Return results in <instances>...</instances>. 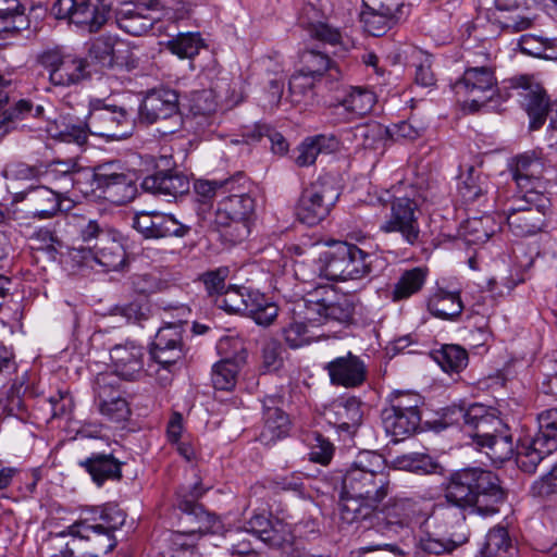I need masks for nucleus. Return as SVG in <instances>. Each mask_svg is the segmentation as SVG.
I'll return each mask as SVG.
<instances>
[{
  "label": "nucleus",
  "mask_w": 557,
  "mask_h": 557,
  "mask_svg": "<svg viewBox=\"0 0 557 557\" xmlns=\"http://www.w3.org/2000/svg\"><path fill=\"white\" fill-rule=\"evenodd\" d=\"M99 188H102L107 198L117 205L132 201L137 194L134 175L125 172L116 163L98 165L94 173Z\"/></svg>",
  "instance_id": "14"
},
{
  "label": "nucleus",
  "mask_w": 557,
  "mask_h": 557,
  "mask_svg": "<svg viewBox=\"0 0 557 557\" xmlns=\"http://www.w3.org/2000/svg\"><path fill=\"white\" fill-rule=\"evenodd\" d=\"M224 242L231 245L243 243L250 234L251 221L230 220L226 224H215Z\"/></svg>",
  "instance_id": "59"
},
{
  "label": "nucleus",
  "mask_w": 557,
  "mask_h": 557,
  "mask_svg": "<svg viewBox=\"0 0 557 557\" xmlns=\"http://www.w3.org/2000/svg\"><path fill=\"white\" fill-rule=\"evenodd\" d=\"M373 255L354 244L339 242L317 261L319 275L330 281L360 280L372 271Z\"/></svg>",
  "instance_id": "3"
},
{
  "label": "nucleus",
  "mask_w": 557,
  "mask_h": 557,
  "mask_svg": "<svg viewBox=\"0 0 557 557\" xmlns=\"http://www.w3.org/2000/svg\"><path fill=\"white\" fill-rule=\"evenodd\" d=\"M81 174L82 169L75 160H53L47 164L42 163L40 183L51 187L52 190L60 193L65 198V195L78 182Z\"/></svg>",
  "instance_id": "23"
},
{
  "label": "nucleus",
  "mask_w": 557,
  "mask_h": 557,
  "mask_svg": "<svg viewBox=\"0 0 557 557\" xmlns=\"http://www.w3.org/2000/svg\"><path fill=\"white\" fill-rule=\"evenodd\" d=\"M203 488L200 483L189 487H181L177 492V506L183 511L182 523L186 532L198 540L207 533H215L221 529L219 518L206 511L197 500L202 496Z\"/></svg>",
  "instance_id": "9"
},
{
  "label": "nucleus",
  "mask_w": 557,
  "mask_h": 557,
  "mask_svg": "<svg viewBox=\"0 0 557 557\" xmlns=\"http://www.w3.org/2000/svg\"><path fill=\"white\" fill-rule=\"evenodd\" d=\"M334 454L333 444L321 434L314 435V443L311 445L310 460L321 465H329Z\"/></svg>",
  "instance_id": "63"
},
{
  "label": "nucleus",
  "mask_w": 557,
  "mask_h": 557,
  "mask_svg": "<svg viewBox=\"0 0 557 557\" xmlns=\"http://www.w3.org/2000/svg\"><path fill=\"white\" fill-rule=\"evenodd\" d=\"M457 95L467 97L471 111H478L497 90V78L492 66H469L454 85Z\"/></svg>",
  "instance_id": "10"
},
{
  "label": "nucleus",
  "mask_w": 557,
  "mask_h": 557,
  "mask_svg": "<svg viewBox=\"0 0 557 557\" xmlns=\"http://www.w3.org/2000/svg\"><path fill=\"white\" fill-rule=\"evenodd\" d=\"M139 120L146 124H158L157 131L162 136L181 131L184 121L177 91L168 87L148 91L139 107Z\"/></svg>",
  "instance_id": "5"
},
{
  "label": "nucleus",
  "mask_w": 557,
  "mask_h": 557,
  "mask_svg": "<svg viewBox=\"0 0 557 557\" xmlns=\"http://www.w3.org/2000/svg\"><path fill=\"white\" fill-rule=\"evenodd\" d=\"M214 302L230 313L243 314V311L246 310V306L243 305L242 287L226 288L222 296L214 299Z\"/></svg>",
  "instance_id": "62"
},
{
  "label": "nucleus",
  "mask_w": 557,
  "mask_h": 557,
  "mask_svg": "<svg viewBox=\"0 0 557 557\" xmlns=\"http://www.w3.org/2000/svg\"><path fill=\"white\" fill-rule=\"evenodd\" d=\"M509 170L517 185L516 195L546 194L543 177L545 162L535 151H528L513 157L509 162Z\"/></svg>",
  "instance_id": "13"
},
{
  "label": "nucleus",
  "mask_w": 557,
  "mask_h": 557,
  "mask_svg": "<svg viewBox=\"0 0 557 557\" xmlns=\"http://www.w3.org/2000/svg\"><path fill=\"white\" fill-rule=\"evenodd\" d=\"M234 344L236 354L233 357H225L214 363L212 368V384L214 388L220 391H231L235 387L237 375L242 366L246 362V350L239 341H232L228 338L221 339L219 343V350L223 351L226 347Z\"/></svg>",
  "instance_id": "22"
},
{
  "label": "nucleus",
  "mask_w": 557,
  "mask_h": 557,
  "mask_svg": "<svg viewBox=\"0 0 557 557\" xmlns=\"http://www.w3.org/2000/svg\"><path fill=\"white\" fill-rule=\"evenodd\" d=\"M94 259L106 271H117L126 263V252L122 243L112 235H103L94 246Z\"/></svg>",
  "instance_id": "36"
},
{
  "label": "nucleus",
  "mask_w": 557,
  "mask_h": 557,
  "mask_svg": "<svg viewBox=\"0 0 557 557\" xmlns=\"http://www.w3.org/2000/svg\"><path fill=\"white\" fill-rule=\"evenodd\" d=\"M354 137L362 148L376 150L384 147L385 141L388 140L389 128L379 122H369L356 126Z\"/></svg>",
  "instance_id": "46"
},
{
  "label": "nucleus",
  "mask_w": 557,
  "mask_h": 557,
  "mask_svg": "<svg viewBox=\"0 0 557 557\" xmlns=\"http://www.w3.org/2000/svg\"><path fill=\"white\" fill-rule=\"evenodd\" d=\"M433 359L445 372H460L468 364V352L458 345H444L441 349L433 351Z\"/></svg>",
  "instance_id": "50"
},
{
  "label": "nucleus",
  "mask_w": 557,
  "mask_h": 557,
  "mask_svg": "<svg viewBox=\"0 0 557 557\" xmlns=\"http://www.w3.org/2000/svg\"><path fill=\"white\" fill-rule=\"evenodd\" d=\"M242 295L243 305L246 306L243 314L253 319L257 324L268 326L277 317V306L271 302L263 294L242 287Z\"/></svg>",
  "instance_id": "35"
},
{
  "label": "nucleus",
  "mask_w": 557,
  "mask_h": 557,
  "mask_svg": "<svg viewBox=\"0 0 557 557\" xmlns=\"http://www.w3.org/2000/svg\"><path fill=\"white\" fill-rule=\"evenodd\" d=\"M165 49L180 59H193L202 48L205 41L198 32L180 33L164 42Z\"/></svg>",
  "instance_id": "42"
},
{
  "label": "nucleus",
  "mask_w": 557,
  "mask_h": 557,
  "mask_svg": "<svg viewBox=\"0 0 557 557\" xmlns=\"http://www.w3.org/2000/svg\"><path fill=\"white\" fill-rule=\"evenodd\" d=\"M358 300L354 295H341L335 300L320 298L317 293L308 294L294 304V312L312 326L329 322L348 325L352 322Z\"/></svg>",
  "instance_id": "4"
},
{
  "label": "nucleus",
  "mask_w": 557,
  "mask_h": 557,
  "mask_svg": "<svg viewBox=\"0 0 557 557\" xmlns=\"http://www.w3.org/2000/svg\"><path fill=\"white\" fill-rule=\"evenodd\" d=\"M65 198L46 185L32 186L14 194L13 205H21V210L33 219H50L62 211Z\"/></svg>",
  "instance_id": "16"
},
{
  "label": "nucleus",
  "mask_w": 557,
  "mask_h": 557,
  "mask_svg": "<svg viewBox=\"0 0 557 557\" xmlns=\"http://www.w3.org/2000/svg\"><path fill=\"white\" fill-rule=\"evenodd\" d=\"M537 437L535 436L529 442H524L520 445L517 454L518 467L528 473H534L539 463L554 449H548L547 445H537Z\"/></svg>",
  "instance_id": "48"
},
{
  "label": "nucleus",
  "mask_w": 557,
  "mask_h": 557,
  "mask_svg": "<svg viewBox=\"0 0 557 557\" xmlns=\"http://www.w3.org/2000/svg\"><path fill=\"white\" fill-rule=\"evenodd\" d=\"M79 465L99 486L107 480H119L122 476L121 463L112 455L96 454L81 461Z\"/></svg>",
  "instance_id": "39"
},
{
  "label": "nucleus",
  "mask_w": 557,
  "mask_h": 557,
  "mask_svg": "<svg viewBox=\"0 0 557 557\" xmlns=\"http://www.w3.org/2000/svg\"><path fill=\"white\" fill-rule=\"evenodd\" d=\"M37 62L48 73V81L54 87H71L89 77L88 61L60 49H48L37 57Z\"/></svg>",
  "instance_id": "8"
},
{
  "label": "nucleus",
  "mask_w": 557,
  "mask_h": 557,
  "mask_svg": "<svg viewBox=\"0 0 557 557\" xmlns=\"http://www.w3.org/2000/svg\"><path fill=\"white\" fill-rule=\"evenodd\" d=\"M479 448L485 449L486 455L492 461L504 462L513 455L512 437L508 433V430H506L488 442H484V445Z\"/></svg>",
  "instance_id": "54"
},
{
  "label": "nucleus",
  "mask_w": 557,
  "mask_h": 557,
  "mask_svg": "<svg viewBox=\"0 0 557 557\" xmlns=\"http://www.w3.org/2000/svg\"><path fill=\"white\" fill-rule=\"evenodd\" d=\"M361 401L350 396L345 399H338L332 405L327 412V420L337 429L354 432L362 421Z\"/></svg>",
  "instance_id": "32"
},
{
  "label": "nucleus",
  "mask_w": 557,
  "mask_h": 557,
  "mask_svg": "<svg viewBox=\"0 0 557 557\" xmlns=\"http://www.w3.org/2000/svg\"><path fill=\"white\" fill-rule=\"evenodd\" d=\"M293 318L283 327V336L285 343L293 349L310 344L318 335L312 331V326L308 321L300 319L292 309Z\"/></svg>",
  "instance_id": "44"
},
{
  "label": "nucleus",
  "mask_w": 557,
  "mask_h": 557,
  "mask_svg": "<svg viewBox=\"0 0 557 557\" xmlns=\"http://www.w3.org/2000/svg\"><path fill=\"white\" fill-rule=\"evenodd\" d=\"M469 417L468 431L478 447L507 430L503 421L482 404L470 405Z\"/></svg>",
  "instance_id": "25"
},
{
  "label": "nucleus",
  "mask_w": 557,
  "mask_h": 557,
  "mask_svg": "<svg viewBox=\"0 0 557 557\" xmlns=\"http://www.w3.org/2000/svg\"><path fill=\"white\" fill-rule=\"evenodd\" d=\"M540 431L535 435L537 445L546 444L548 449H557V408L547 409L537 417Z\"/></svg>",
  "instance_id": "53"
},
{
  "label": "nucleus",
  "mask_w": 557,
  "mask_h": 557,
  "mask_svg": "<svg viewBox=\"0 0 557 557\" xmlns=\"http://www.w3.org/2000/svg\"><path fill=\"white\" fill-rule=\"evenodd\" d=\"M113 9V2L99 1L94 4L90 1L77 3L70 23L88 33L98 32L108 21Z\"/></svg>",
  "instance_id": "29"
},
{
  "label": "nucleus",
  "mask_w": 557,
  "mask_h": 557,
  "mask_svg": "<svg viewBox=\"0 0 557 557\" xmlns=\"http://www.w3.org/2000/svg\"><path fill=\"white\" fill-rule=\"evenodd\" d=\"M391 480L385 461L379 454L362 451L343 476V494L383 500L389 493Z\"/></svg>",
  "instance_id": "2"
},
{
  "label": "nucleus",
  "mask_w": 557,
  "mask_h": 557,
  "mask_svg": "<svg viewBox=\"0 0 557 557\" xmlns=\"http://www.w3.org/2000/svg\"><path fill=\"white\" fill-rule=\"evenodd\" d=\"M262 542L283 550L288 557H302L289 524L275 520Z\"/></svg>",
  "instance_id": "41"
},
{
  "label": "nucleus",
  "mask_w": 557,
  "mask_h": 557,
  "mask_svg": "<svg viewBox=\"0 0 557 557\" xmlns=\"http://www.w3.org/2000/svg\"><path fill=\"white\" fill-rule=\"evenodd\" d=\"M174 347L184 348L182 331L180 326L168 325L157 332L150 349L173 350Z\"/></svg>",
  "instance_id": "60"
},
{
  "label": "nucleus",
  "mask_w": 557,
  "mask_h": 557,
  "mask_svg": "<svg viewBox=\"0 0 557 557\" xmlns=\"http://www.w3.org/2000/svg\"><path fill=\"white\" fill-rule=\"evenodd\" d=\"M468 541L463 532H441L440 530L425 531L419 539V547L428 554H451L457 547Z\"/></svg>",
  "instance_id": "34"
},
{
  "label": "nucleus",
  "mask_w": 557,
  "mask_h": 557,
  "mask_svg": "<svg viewBox=\"0 0 557 557\" xmlns=\"http://www.w3.org/2000/svg\"><path fill=\"white\" fill-rule=\"evenodd\" d=\"M531 491L534 496L539 497H546L557 493V463L547 474L532 484Z\"/></svg>",
  "instance_id": "64"
},
{
  "label": "nucleus",
  "mask_w": 557,
  "mask_h": 557,
  "mask_svg": "<svg viewBox=\"0 0 557 557\" xmlns=\"http://www.w3.org/2000/svg\"><path fill=\"white\" fill-rule=\"evenodd\" d=\"M550 209L546 194L515 195L505 210L510 231L517 236H531L543 230Z\"/></svg>",
  "instance_id": "6"
},
{
  "label": "nucleus",
  "mask_w": 557,
  "mask_h": 557,
  "mask_svg": "<svg viewBox=\"0 0 557 557\" xmlns=\"http://www.w3.org/2000/svg\"><path fill=\"white\" fill-rule=\"evenodd\" d=\"M47 119L50 121L47 132L51 137L77 145H84L87 141V120L82 121L70 113H61L53 120L51 116H47Z\"/></svg>",
  "instance_id": "31"
},
{
  "label": "nucleus",
  "mask_w": 557,
  "mask_h": 557,
  "mask_svg": "<svg viewBox=\"0 0 557 557\" xmlns=\"http://www.w3.org/2000/svg\"><path fill=\"white\" fill-rule=\"evenodd\" d=\"M417 513V504L408 498H391L375 515V527L383 533L398 534L409 528Z\"/></svg>",
  "instance_id": "21"
},
{
  "label": "nucleus",
  "mask_w": 557,
  "mask_h": 557,
  "mask_svg": "<svg viewBox=\"0 0 557 557\" xmlns=\"http://www.w3.org/2000/svg\"><path fill=\"white\" fill-rule=\"evenodd\" d=\"M96 403L101 414L114 422L128 419L131 409L121 396L120 383L112 373H100L95 383Z\"/></svg>",
  "instance_id": "17"
},
{
  "label": "nucleus",
  "mask_w": 557,
  "mask_h": 557,
  "mask_svg": "<svg viewBox=\"0 0 557 557\" xmlns=\"http://www.w3.org/2000/svg\"><path fill=\"white\" fill-rule=\"evenodd\" d=\"M472 476L476 512L482 516L498 512L499 505L506 499V492L500 486L499 478L494 472L481 468H472Z\"/></svg>",
  "instance_id": "18"
},
{
  "label": "nucleus",
  "mask_w": 557,
  "mask_h": 557,
  "mask_svg": "<svg viewBox=\"0 0 557 557\" xmlns=\"http://www.w3.org/2000/svg\"><path fill=\"white\" fill-rule=\"evenodd\" d=\"M388 406L384 409H394L395 412H407L414 416H421L420 406L422 398L419 394L412 392H394L389 396Z\"/></svg>",
  "instance_id": "56"
},
{
  "label": "nucleus",
  "mask_w": 557,
  "mask_h": 557,
  "mask_svg": "<svg viewBox=\"0 0 557 557\" xmlns=\"http://www.w3.org/2000/svg\"><path fill=\"white\" fill-rule=\"evenodd\" d=\"M256 200L251 195H239L234 198H221L218 201L215 224H226L230 220L251 221L255 215Z\"/></svg>",
  "instance_id": "33"
},
{
  "label": "nucleus",
  "mask_w": 557,
  "mask_h": 557,
  "mask_svg": "<svg viewBox=\"0 0 557 557\" xmlns=\"http://www.w3.org/2000/svg\"><path fill=\"white\" fill-rule=\"evenodd\" d=\"M490 216L469 219L462 225V233L466 240L471 244H482L488 240L493 231L487 227Z\"/></svg>",
  "instance_id": "58"
},
{
  "label": "nucleus",
  "mask_w": 557,
  "mask_h": 557,
  "mask_svg": "<svg viewBox=\"0 0 557 557\" xmlns=\"http://www.w3.org/2000/svg\"><path fill=\"white\" fill-rule=\"evenodd\" d=\"M417 212L414 200L397 197L392 202L389 218L381 224L380 230L384 233H399L408 245L416 246L421 242Z\"/></svg>",
  "instance_id": "12"
},
{
  "label": "nucleus",
  "mask_w": 557,
  "mask_h": 557,
  "mask_svg": "<svg viewBox=\"0 0 557 557\" xmlns=\"http://www.w3.org/2000/svg\"><path fill=\"white\" fill-rule=\"evenodd\" d=\"M112 10L119 27L129 35L143 36L152 27V18L140 13L135 4H113Z\"/></svg>",
  "instance_id": "38"
},
{
  "label": "nucleus",
  "mask_w": 557,
  "mask_h": 557,
  "mask_svg": "<svg viewBox=\"0 0 557 557\" xmlns=\"http://www.w3.org/2000/svg\"><path fill=\"white\" fill-rule=\"evenodd\" d=\"M510 86L517 90L521 104L530 116V128L542 127L552 104L542 84L534 75H519L510 79Z\"/></svg>",
  "instance_id": "11"
},
{
  "label": "nucleus",
  "mask_w": 557,
  "mask_h": 557,
  "mask_svg": "<svg viewBox=\"0 0 557 557\" xmlns=\"http://www.w3.org/2000/svg\"><path fill=\"white\" fill-rule=\"evenodd\" d=\"M301 69L312 77L327 73L329 77L338 79L342 75L338 66L324 53L310 50L301 54Z\"/></svg>",
  "instance_id": "45"
},
{
  "label": "nucleus",
  "mask_w": 557,
  "mask_h": 557,
  "mask_svg": "<svg viewBox=\"0 0 557 557\" xmlns=\"http://www.w3.org/2000/svg\"><path fill=\"white\" fill-rule=\"evenodd\" d=\"M133 226L146 238L185 237L190 232L189 225L161 212L137 213Z\"/></svg>",
  "instance_id": "20"
},
{
  "label": "nucleus",
  "mask_w": 557,
  "mask_h": 557,
  "mask_svg": "<svg viewBox=\"0 0 557 557\" xmlns=\"http://www.w3.org/2000/svg\"><path fill=\"white\" fill-rule=\"evenodd\" d=\"M376 102L375 95L364 87H351L348 95L335 108L344 110L356 116H362L369 113Z\"/></svg>",
  "instance_id": "43"
},
{
  "label": "nucleus",
  "mask_w": 557,
  "mask_h": 557,
  "mask_svg": "<svg viewBox=\"0 0 557 557\" xmlns=\"http://www.w3.org/2000/svg\"><path fill=\"white\" fill-rule=\"evenodd\" d=\"M110 358L114 368V374L120 383V379L126 381L137 380L144 369V349L133 343L119 344L110 350Z\"/></svg>",
  "instance_id": "24"
},
{
  "label": "nucleus",
  "mask_w": 557,
  "mask_h": 557,
  "mask_svg": "<svg viewBox=\"0 0 557 557\" xmlns=\"http://www.w3.org/2000/svg\"><path fill=\"white\" fill-rule=\"evenodd\" d=\"M227 268H219L208 271L201 275V281L205 284L208 295L212 298H218L226 290L225 281L228 276Z\"/></svg>",
  "instance_id": "61"
},
{
  "label": "nucleus",
  "mask_w": 557,
  "mask_h": 557,
  "mask_svg": "<svg viewBox=\"0 0 557 557\" xmlns=\"http://www.w3.org/2000/svg\"><path fill=\"white\" fill-rule=\"evenodd\" d=\"M324 370L327 372L332 385L345 388H358L368 377L364 361L351 351L329 361L324 366Z\"/></svg>",
  "instance_id": "19"
},
{
  "label": "nucleus",
  "mask_w": 557,
  "mask_h": 557,
  "mask_svg": "<svg viewBox=\"0 0 557 557\" xmlns=\"http://www.w3.org/2000/svg\"><path fill=\"white\" fill-rule=\"evenodd\" d=\"M282 397L276 395L265 396L263 399L264 425L260 433V440L269 445L285 437L290 429V420L280 405Z\"/></svg>",
  "instance_id": "26"
},
{
  "label": "nucleus",
  "mask_w": 557,
  "mask_h": 557,
  "mask_svg": "<svg viewBox=\"0 0 557 557\" xmlns=\"http://www.w3.org/2000/svg\"><path fill=\"white\" fill-rule=\"evenodd\" d=\"M426 271L422 268H413L405 271L398 278L391 293L393 301H400L417 294L423 286Z\"/></svg>",
  "instance_id": "47"
},
{
  "label": "nucleus",
  "mask_w": 557,
  "mask_h": 557,
  "mask_svg": "<svg viewBox=\"0 0 557 557\" xmlns=\"http://www.w3.org/2000/svg\"><path fill=\"white\" fill-rule=\"evenodd\" d=\"M339 197V191L333 178L319 177L301 194L296 208L298 220L309 226L324 220Z\"/></svg>",
  "instance_id": "7"
},
{
  "label": "nucleus",
  "mask_w": 557,
  "mask_h": 557,
  "mask_svg": "<svg viewBox=\"0 0 557 557\" xmlns=\"http://www.w3.org/2000/svg\"><path fill=\"white\" fill-rule=\"evenodd\" d=\"M472 482V468L451 473L444 487L446 500L460 508L473 507L475 509Z\"/></svg>",
  "instance_id": "30"
},
{
  "label": "nucleus",
  "mask_w": 557,
  "mask_h": 557,
  "mask_svg": "<svg viewBox=\"0 0 557 557\" xmlns=\"http://www.w3.org/2000/svg\"><path fill=\"white\" fill-rule=\"evenodd\" d=\"M512 549L513 544L508 530L505 527L497 525L488 531L482 555L483 557H504L503 554Z\"/></svg>",
  "instance_id": "51"
},
{
  "label": "nucleus",
  "mask_w": 557,
  "mask_h": 557,
  "mask_svg": "<svg viewBox=\"0 0 557 557\" xmlns=\"http://www.w3.org/2000/svg\"><path fill=\"white\" fill-rule=\"evenodd\" d=\"M115 40L112 37L100 36L96 38L89 48V58L101 69H111L116 63Z\"/></svg>",
  "instance_id": "52"
},
{
  "label": "nucleus",
  "mask_w": 557,
  "mask_h": 557,
  "mask_svg": "<svg viewBox=\"0 0 557 557\" xmlns=\"http://www.w3.org/2000/svg\"><path fill=\"white\" fill-rule=\"evenodd\" d=\"M460 178L458 191L467 202H473L488 191L487 177L473 166H469L467 174H462Z\"/></svg>",
  "instance_id": "49"
},
{
  "label": "nucleus",
  "mask_w": 557,
  "mask_h": 557,
  "mask_svg": "<svg viewBox=\"0 0 557 557\" xmlns=\"http://www.w3.org/2000/svg\"><path fill=\"white\" fill-rule=\"evenodd\" d=\"M428 309L432 315L443 320H455L463 310L459 293L437 290L428 301Z\"/></svg>",
  "instance_id": "40"
},
{
  "label": "nucleus",
  "mask_w": 557,
  "mask_h": 557,
  "mask_svg": "<svg viewBox=\"0 0 557 557\" xmlns=\"http://www.w3.org/2000/svg\"><path fill=\"white\" fill-rule=\"evenodd\" d=\"M411 59L413 61L414 82L422 87H432L436 83L435 75L432 71L431 55L413 48L411 51Z\"/></svg>",
  "instance_id": "55"
},
{
  "label": "nucleus",
  "mask_w": 557,
  "mask_h": 557,
  "mask_svg": "<svg viewBox=\"0 0 557 557\" xmlns=\"http://www.w3.org/2000/svg\"><path fill=\"white\" fill-rule=\"evenodd\" d=\"M394 16L383 12H374L366 9L360 14V21L364 30L371 36H381L386 33L394 21Z\"/></svg>",
  "instance_id": "57"
},
{
  "label": "nucleus",
  "mask_w": 557,
  "mask_h": 557,
  "mask_svg": "<svg viewBox=\"0 0 557 557\" xmlns=\"http://www.w3.org/2000/svg\"><path fill=\"white\" fill-rule=\"evenodd\" d=\"M88 135L120 140L128 137L132 132V121L123 108H92L87 116Z\"/></svg>",
  "instance_id": "15"
},
{
  "label": "nucleus",
  "mask_w": 557,
  "mask_h": 557,
  "mask_svg": "<svg viewBox=\"0 0 557 557\" xmlns=\"http://www.w3.org/2000/svg\"><path fill=\"white\" fill-rule=\"evenodd\" d=\"M380 502H372L359 496L344 495L342 497L339 517L343 523L370 528L375 520L376 506Z\"/></svg>",
  "instance_id": "28"
},
{
  "label": "nucleus",
  "mask_w": 557,
  "mask_h": 557,
  "mask_svg": "<svg viewBox=\"0 0 557 557\" xmlns=\"http://www.w3.org/2000/svg\"><path fill=\"white\" fill-rule=\"evenodd\" d=\"M189 180L186 175L172 171H158L144 178L141 187L149 193L176 198L189 191Z\"/></svg>",
  "instance_id": "27"
},
{
  "label": "nucleus",
  "mask_w": 557,
  "mask_h": 557,
  "mask_svg": "<svg viewBox=\"0 0 557 557\" xmlns=\"http://www.w3.org/2000/svg\"><path fill=\"white\" fill-rule=\"evenodd\" d=\"M125 522V515L116 508L103 507L88 512L67 528L71 536L65 545L69 557H99L114 549V532Z\"/></svg>",
  "instance_id": "1"
},
{
  "label": "nucleus",
  "mask_w": 557,
  "mask_h": 557,
  "mask_svg": "<svg viewBox=\"0 0 557 557\" xmlns=\"http://www.w3.org/2000/svg\"><path fill=\"white\" fill-rule=\"evenodd\" d=\"M382 423L387 434L394 437V442H399L412 435L420 425L421 416H414L407 412H395L394 409H383Z\"/></svg>",
  "instance_id": "37"
}]
</instances>
